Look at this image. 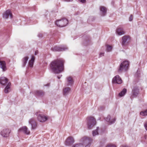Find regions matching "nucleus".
Wrapping results in <instances>:
<instances>
[{
  "label": "nucleus",
  "instance_id": "1",
  "mask_svg": "<svg viewBox=\"0 0 147 147\" xmlns=\"http://www.w3.org/2000/svg\"><path fill=\"white\" fill-rule=\"evenodd\" d=\"M64 62V60L62 58L52 62L50 65V67L52 71L55 74H59L63 71Z\"/></svg>",
  "mask_w": 147,
  "mask_h": 147
},
{
  "label": "nucleus",
  "instance_id": "2",
  "mask_svg": "<svg viewBox=\"0 0 147 147\" xmlns=\"http://www.w3.org/2000/svg\"><path fill=\"white\" fill-rule=\"evenodd\" d=\"M80 143L76 144L73 145L72 147H90L92 142V139L91 138L84 136L80 140Z\"/></svg>",
  "mask_w": 147,
  "mask_h": 147
},
{
  "label": "nucleus",
  "instance_id": "3",
  "mask_svg": "<svg viewBox=\"0 0 147 147\" xmlns=\"http://www.w3.org/2000/svg\"><path fill=\"white\" fill-rule=\"evenodd\" d=\"M96 123V120L94 117H90L87 118V124L88 129H91Z\"/></svg>",
  "mask_w": 147,
  "mask_h": 147
},
{
  "label": "nucleus",
  "instance_id": "4",
  "mask_svg": "<svg viewBox=\"0 0 147 147\" xmlns=\"http://www.w3.org/2000/svg\"><path fill=\"white\" fill-rule=\"evenodd\" d=\"M68 21L65 18H63V19L57 20L55 24L57 26L62 27L65 26L68 24Z\"/></svg>",
  "mask_w": 147,
  "mask_h": 147
},
{
  "label": "nucleus",
  "instance_id": "5",
  "mask_svg": "<svg viewBox=\"0 0 147 147\" xmlns=\"http://www.w3.org/2000/svg\"><path fill=\"white\" fill-rule=\"evenodd\" d=\"M67 49V47L65 45L55 46L51 48V50L53 51H65Z\"/></svg>",
  "mask_w": 147,
  "mask_h": 147
},
{
  "label": "nucleus",
  "instance_id": "6",
  "mask_svg": "<svg viewBox=\"0 0 147 147\" xmlns=\"http://www.w3.org/2000/svg\"><path fill=\"white\" fill-rule=\"evenodd\" d=\"M129 62L128 61H124L122 62L120 64L119 70L122 71H126L128 68Z\"/></svg>",
  "mask_w": 147,
  "mask_h": 147
},
{
  "label": "nucleus",
  "instance_id": "7",
  "mask_svg": "<svg viewBox=\"0 0 147 147\" xmlns=\"http://www.w3.org/2000/svg\"><path fill=\"white\" fill-rule=\"evenodd\" d=\"M35 115L37 116V119L40 122H43L47 121L48 118L44 115L40 114L38 112H36Z\"/></svg>",
  "mask_w": 147,
  "mask_h": 147
},
{
  "label": "nucleus",
  "instance_id": "8",
  "mask_svg": "<svg viewBox=\"0 0 147 147\" xmlns=\"http://www.w3.org/2000/svg\"><path fill=\"white\" fill-rule=\"evenodd\" d=\"M130 38L129 36H125L122 38V45L124 47L127 46L130 42Z\"/></svg>",
  "mask_w": 147,
  "mask_h": 147
},
{
  "label": "nucleus",
  "instance_id": "9",
  "mask_svg": "<svg viewBox=\"0 0 147 147\" xmlns=\"http://www.w3.org/2000/svg\"><path fill=\"white\" fill-rule=\"evenodd\" d=\"M29 124L31 126V129H35L37 127V124L36 120L34 118H32L29 120Z\"/></svg>",
  "mask_w": 147,
  "mask_h": 147
},
{
  "label": "nucleus",
  "instance_id": "10",
  "mask_svg": "<svg viewBox=\"0 0 147 147\" xmlns=\"http://www.w3.org/2000/svg\"><path fill=\"white\" fill-rule=\"evenodd\" d=\"M112 82L113 84H120L122 83V80L119 76L117 75L113 79Z\"/></svg>",
  "mask_w": 147,
  "mask_h": 147
},
{
  "label": "nucleus",
  "instance_id": "11",
  "mask_svg": "<svg viewBox=\"0 0 147 147\" xmlns=\"http://www.w3.org/2000/svg\"><path fill=\"white\" fill-rule=\"evenodd\" d=\"M18 131L23 132L26 135H29L30 134V131L28 129L26 126H24L20 128Z\"/></svg>",
  "mask_w": 147,
  "mask_h": 147
},
{
  "label": "nucleus",
  "instance_id": "12",
  "mask_svg": "<svg viewBox=\"0 0 147 147\" xmlns=\"http://www.w3.org/2000/svg\"><path fill=\"white\" fill-rule=\"evenodd\" d=\"M10 133V130L9 129H5L1 131V134L3 137H7L9 136Z\"/></svg>",
  "mask_w": 147,
  "mask_h": 147
},
{
  "label": "nucleus",
  "instance_id": "13",
  "mask_svg": "<svg viewBox=\"0 0 147 147\" xmlns=\"http://www.w3.org/2000/svg\"><path fill=\"white\" fill-rule=\"evenodd\" d=\"M12 15L11 11L9 10L6 11L3 14V17L7 19L9 17L10 18H12Z\"/></svg>",
  "mask_w": 147,
  "mask_h": 147
},
{
  "label": "nucleus",
  "instance_id": "14",
  "mask_svg": "<svg viewBox=\"0 0 147 147\" xmlns=\"http://www.w3.org/2000/svg\"><path fill=\"white\" fill-rule=\"evenodd\" d=\"M8 80L6 77H0V84L2 85H5L8 84Z\"/></svg>",
  "mask_w": 147,
  "mask_h": 147
},
{
  "label": "nucleus",
  "instance_id": "15",
  "mask_svg": "<svg viewBox=\"0 0 147 147\" xmlns=\"http://www.w3.org/2000/svg\"><path fill=\"white\" fill-rule=\"evenodd\" d=\"M74 142V139L71 137H69L65 141V145L69 146L73 144Z\"/></svg>",
  "mask_w": 147,
  "mask_h": 147
},
{
  "label": "nucleus",
  "instance_id": "16",
  "mask_svg": "<svg viewBox=\"0 0 147 147\" xmlns=\"http://www.w3.org/2000/svg\"><path fill=\"white\" fill-rule=\"evenodd\" d=\"M116 32L119 36H121L125 34V32L123 28L120 27H119L117 28Z\"/></svg>",
  "mask_w": 147,
  "mask_h": 147
},
{
  "label": "nucleus",
  "instance_id": "17",
  "mask_svg": "<svg viewBox=\"0 0 147 147\" xmlns=\"http://www.w3.org/2000/svg\"><path fill=\"white\" fill-rule=\"evenodd\" d=\"M71 91V89L69 87H65L63 89V94L65 96H67L69 94Z\"/></svg>",
  "mask_w": 147,
  "mask_h": 147
},
{
  "label": "nucleus",
  "instance_id": "18",
  "mask_svg": "<svg viewBox=\"0 0 147 147\" xmlns=\"http://www.w3.org/2000/svg\"><path fill=\"white\" fill-rule=\"evenodd\" d=\"M67 86H71L73 84L74 81L71 77L70 76L67 77Z\"/></svg>",
  "mask_w": 147,
  "mask_h": 147
},
{
  "label": "nucleus",
  "instance_id": "19",
  "mask_svg": "<svg viewBox=\"0 0 147 147\" xmlns=\"http://www.w3.org/2000/svg\"><path fill=\"white\" fill-rule=\"evenodd\" d=\"M111 116L109 115L105 119V120L107 122H109L110 124H112L114 123L116 119L115 118L112 120H110Z\"/></svg>",
  "mask_w": 147,
  "mask_h": 147
},
{
  "label": "nucleus",
  "instance_id": "20",
  "mask_svg": "<svg viewBox=\"0 0 147 147\" xmlns=\"http://www.w3.org/2000/svg\"><path fill=\"white\" fill-rule=\"evenodd\" d=\"M139 92V89L138 87H135L134 88L132 91V94L134 96H136L138 94Z\"/></svg>",
  "mask_w": 147,
  "mask_h": 147
},
{
  "label": "nucleus",
  "instance_id": "21",
  "mask_svg": "<svg viewBox=\"0 0 147 147\" xmlns=\"http://www.w3.org/2000/svg\"><path fill=\"white\" fill-rule=\"evenodd\" d=\"M0 67L1 68L3 71L6 70V63L5 61H0Z\"/></svg>",
  "mask_w": 147,
  "mask_h": 147
},
{
  "label": "nucleus",
  "instance_id": "22",
  "mask_svg": "<svg viewBox=\"0 0 147 147\" xmlns=\"http://www.w3.org/2000/svg\"><path fill=\"white\" fill-rule=\"evenodd\" d=\"M34 93L35 95L36 96H43L44 94V92L42 90H36L34 91Z\"/></svg>",
  "mask_w": 147,
  "mask_h": 147
},
{
  "label": "nucleus",
  "instance_id": "23",
  "mask_svg": "<svg viewBox=\"0 0 147 147\" xmlns=\"http://www.w3.org/2000/svg\"><path fill=\"white\" fill-rule=\"evenodd\" d=\"M100 10L101 15L102 16H104L106 15L107 9L106 8L103 6H102L100 7Z\"/></svg>",
  "mask_w": 147,
  "mask_h": 147
},
{
  "label": "nucleus",
  "instance_id": "24",
  "mask_svg": "<svg viewBox=\"0 0 147 147\" xmlns=\"http://www.w3.org/2000/svg\"><path fill=\"white\" fill-rule=\"evenodd\" d=\"M28 57L27 56H26L24 57L22 60V66L24 67L25 66L26 64L27 63L28 61Z\"/></svg>",
  "mask_w": 147,
  "mask_h": 147
},
{
  "label": "nucleus",
  "instance_id": "25",
  "mask_svg": "<svg viewBox=\"0 0 147 147\" xmlns=\"http://www.w3.org/2000/svg\"><path fill=\"white\" fill-rule=\"evenodd\" d=\"M34 59L35 57L34 56H32L31 60L28 62V65L29 67H33Z\"/></svg>",
  "mask_w": 147,
  "mask_h": 147
},
{
  "label": "nucleus",
  "instance_id": "26",
  "mask_svg": "<svg viewBox=\"0 0 147 147\" xmlns=\"http://www.w3.org/2000/svg\"><path fill=\"white\" fill-rule=\"evenodd\" d=\"M10 83H8V84H7V86L4 89V92L5 93H8L10 91Z\"/></svg>",
  "mask_w": 147,
  "mask_h": 147
},
{
  "label": "nucleus",
  "instance_id": "27",
  "mask_svg": "<svg viewBox=\"0 0 147 147\" xmlns=\"http://www.w3.org/2000/svg\"><path fill=\"white\" fill-rule=\"evenodd\" d=\"M126 92V89L124 88L119 93L118 95L120 97H122L124 96Z\"/></svg>",
  "mask_w": 147,
  "mask_h": 147
},
{
  "label": "nucleus",
  "instance_id": "28",
  "mask_svg": "<svg viewBox=\"0 0 147 147\" xmlns=\"http://www.w3.org/2000/svg\"><path fill=\"white\" fill-rule=\"evenodd\" d=\"M98 127H97L96 129L93 131L92 132V134L93 136H96L98 135Z\"/></svg>",
  "mask_w": 147,
  "mask_h": 147
},
{
  "label": "nucleus",
  "instance_id": "29",
  "mask_svg": "<svg viewBox=\"0 0 147 147\" xmlns=\"http://www.w3.org/2000/svg\"><path fill=\"white\" fill-rule=\"evenodd\" d=\"M140 115L144 116L147 115V109L140 112Z\"/></svg>",
  "mask_w": 147,
  "mask_h": 147
},
{
  "label": "nucleus",
  "instance_id": "30",
  "mask_svg": "<svg viewBox=\"0 0 147 147\" xmlns=\"http://www.w3.org/2000/svg\"><path fill=\"white\" fill-rule=\"evenodd\" d=\"M107 50L108 52L111 51L112 49V47L109 45L106 46Z\"/></svg>",
  "mask_w": 147,
  "mask_h": 147
},
{
  "label": "nucleus",
  "instance_id": "31",
  "mask_svg": "<svg viewBox=\"0 0 147 147\" xmlns=\"http://www.w3.org/2000/svg\"><path fill=\"white\" fill-rule=\"evenodd\" d=\"M106 147H116L115 145L111 144H108Z\"/></svg>",
  "mask_w": 147,
  "mask_h": 147
},
{
  "label": "nucleus",
  "instance_id": "32",
  "mask_svg": "<svg viewBox=\"0 0 147 147\" xmlns=\"http://www.w3.org/2000/svg\"><path fill=\"white\" fill-rule=\"evenodd\" d=\"M140 71L138 70L137 71L136 74V75L138 77H139L140 76Z\"/></svg>",
  "mask_w": 147,
  "mask_h": 147
},
{
  "label": "nucleus",
  "instance_id": "33",
  "mask_svg": "<svg viewBox=\"0 0 147 147\" xmlns=\"http://www.w3.org/2000/svg\"><path fill=\"white\" fill-rule=\"evenodd\" d=\"M144 127L145 129L147 130V121L144 123Z\"/></svg>",
  "mask_w": 147,
  "mask_h": 147
},
{
  "label": "nucleus",
  "instance_id": "34",
  "mask_svg": "<svg viewBox=\"0 0 147 147\" xmlns=\"http://www.w3.org/2000/svg\"><path fill=\"white\" fill-rule=\"evenodd\" d=\"M133 16L132 15H131L129 19V20L130 21H131L133 20Z\"/></svg>",
  "mask_w": 147,
  "mask_h": 147
},
{
  "label": "nucleus",
  "instance_id": "35",
  "mask_svg": "<svg viewBox=\"0 0 147 147\" xmlns=\"http://www.w3.org/2000/svg\"><path fill=\"white\" fill-rule=\"evenodd\" d=\"M38 36L39 38H41L42 36V34L41 33H39L38 35Z\"/></svg>",
  "mask_w": 147,
  "mask_h": 147
},
{
  "label": "nucleus",
  "instance_id": "36",
  "mask_svg": "<svg viewBox=\"0 0 147 147\" xmlns=\"http://www.w3.org/2000/svg\"><path fill=\"white\" fill-rule=\"evenodd\" d=\"M104 55V53H100L99 54V57H101Z\"/></svg>",
  "mask_w": 147,
  "mask_h": 147
},
{
  "label": "nucleus",
  "instance_id": "37",
  "mask_svg": "<svg viewBox=\"0 0 147 147\" xmlns=\"http://www.w3.org/2000/svg\"><path fill=\"white\" fill-rule=\"evenodd\" d=\"M80 2L82 3H85L86 2V0H79Z\"/></svg>",
  "mask_w": 147,
  "mask_h": 147
},
{
  "label": "nucleus",
  "instance_id": "38",
  "mask_svg": "<svg viewBox=\"0 0 147 147\" xmlns=\"http://www.w3.org/2000/svg\"><path fill=\"white\" fill-rule=\"evenodd\" d=\"M64 1L67 2L71 1L73 0H63Z\"/></svg>",
  "mask_w": 147,
  "mask_h": 147
},
{
  "label": "nucleus",
  "instance_id": "39",
  "mask_svg": "<svg viewBox=\"0 0 147 147\" xmlns=\"http://www.w3.org/2000/svg\"><path fill=\"white\" fill-rule=\"evenodd\" d=\"M62 76V75H59V76H57V77L58 79H60V78Z\"/></svg>",
  "mask_w": 147,
  "mask_h": 147
},
{
  "label": "nucleus",
  "instance_id": "40",
  "mask_svg": "<svg viewBox=\"0 0 147 147\" xmlns=\"http://www.w3.org/2000/svg\"><path fill=\"white\" fill-rule=\"evenodd\" d=\"M49 84L48 83V84H47V85H45V86H49Z\"/></svg>",
  "mask_w": 147,
  "mask_h": 147
},
{
  "label": "nucleus",
  "instance_id": "41",
  "mask_svg": "<svg viewBox=\"0 0 147 147\" xmlns=\"http://www.w3.org/2000/svg\"><path fill=\"white\" fill-rule=\"evenodd\" d=\"M37 53V51H36L35 53V55H36Z\"/></svg>",
  "mask_w": 147,
  "mask_h": 147
},
{
  "label": "nucleus",
  "instance_id": "42",
  "mask_svg": "<svg viewBox=\"0 0 147 147\" xmlns=\"http://www.w3.org/2000/svg\"><path fill=\"white\" fill-rule=\"evenodd\" d=\"M144 138L145 139H146V138H147V136H145L144 137Z\"/></svg>",
  "mask_w": 147,
  "mask_h": 147
}]
</instances>
